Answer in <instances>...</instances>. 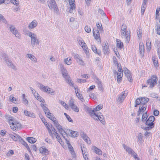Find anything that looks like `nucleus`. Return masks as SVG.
Returning a JSON list of instances; mask_svg holds the SVG:
<instances>
[{
  "label": "nucleus",
  "mask_w": 160,
  "mask_h": 160,
  "mask_svg": "<svg viewBox=\"0 0 160 160\" xmlns=\"http://www.w3.org/2000/svg\"><path fill=\"white\" fill-rule=\"evenodd\" d=\"M60 70L62 72V76L66 82L68 83L70 86H73V82L70 78L69 76L68 75L67 71L66 69L64 67L63 64L62 63L59 64Z\"/></svg>",
  "instance_id": "obj_2"
},
{
  "label": "nucleus",
  "mask_w": 160,
  "mask_h": 160,
  "mask_svg": "<svg viewBox=\"0 0 160 160\" xmlns=\"http://www.w3.org/2000/svg\"><path fill=\"white\" fill-rule=\"evenodd\" d=\"M127 26L125 24L122 25L121 28V35L122 38L125 39L127 43H128L130 40V32L127 31Z\"/></svg>",
  "instance_id": "obj_3"
},
{
  "label": "nucleus",
  "mask_w": 160,
  "mask_h": 160,
  "mask_svg": "<svg viewBox=\"0 0 160 160\" xmlns=\"http://www.w3.org/2000/svg\"><path fill=\"white\" fill-rule=\"evenodd\" d=\"M132 156L133 157L135 160H140V158L138 157L137 154L136 153H135Z\"/></svg>",
  "instance_id": "obj_60"
},
{
  "label": "nucleus",
  "mask_w": 160,
  "mask_h": 160,
  "mask_svg": "<svg viewBox=\"0 0 160 160\" xmlns=\"http://www.w3.org/2000/svg\"><path fill=\"white\" fill-rule=\"evenodd\" d=\"M74 0H69V3L70 6L69 12L70 13H73L75 8V5L74 3Z\"/></svg>",
  "instance_id": "obj_12"
},
{
  "label": "nucleus",
  "mask_w": 160,
  "mask_h": 160,
  "mask_svg": "<svg viewBox=\"0 0 160 160\" xmlns=\"http://www.w3.org/2000/svg\"><path fill=\"white\" fill-rule=\"evenodd\" d=\"M155 45L156 46H157V48H158L157 53L158 56V57L160 59V42L158 40H156Z\"/></svg>",
  "instance_id": "obj_19"
},
{
  "label": "nucleus",
  "mask_w": 160,
  "mask_h": 160,
  "mask_svg": "<svg viewBox=\"0 0 160 160\" xmlns=\"http://www.w3.org/2000/svg\"><path fill=\"white\" fill-rule=\"evenodd\" d=\"M51 129L52 130V131L53 132V135L54 134V135H57L58 134V133H57L56 130L55 129V128L53 127H52V125H51Z\"/></svg>",
  "instance_id": "obj_55"
},
{
  "label": "nucleus",
  "mask_w": 160,
  "mask_h": 160,
  "mask_svg": "<svg viewBox=\"0 0 160 160\" xmlns=\"http://www.w3.org/2000/svg\"><path fill=\"white\" fill-rule=\"evenodd\" d=\"M30 88L32 91V93L33 94V95L35 98H37V95H38V93L36 92L35 90L32 87H30Z\"/></svg>",
  "instance_id": "obj_46"
},
{
  "label": "nucleus",
  "mask_w": 160,
  "mask_h": 160,
  "mask_svg": "<svg viewBox=\"0 0 160 160\" xmlns=\"http://www.w3.org/2000/svg\"><path fill=\"white\" fill-rule=\"evenodd\" d=\"M92 150L97 154L98 155H101L102 154V151L95 146L92 147Z\"/></svg>",
  "instance_id": "obj_27"
},
{
  "label": "nucleus",
  "mask_w": 160,
  "mask_h": 160,
  "mask_svg": "<svg viewBox=\"0 0 160 160\" xmlns=\"http://www.w3.org/2000/svg\"><path fill=\"white\" fill-rule=\"evenodd\" d=\"M60 103L62 106H63L65 108L67 109H68V106L66 103H65L63 101H60Z\"/></svg>",
  "instance_id": "obj_54"
},
{
  "label": "nucleus",
  "mask_w": 160,
  "mask_h": 160,
  "mask_svg": "<svg viewBox=\"0 0 160 160\" xmlns=\"http://www.w3.org/2000/svg\"><path fill=\"white\" fill-rule=\"evenodd\" d=\"M27 57L30 58L32 61L36 62H37V60L35 57L31 54H27Z\"/></svg>",
  "instance_id": "obj_24"
},
{
  "label": "nucleus",
  "mask_w": 160,
  "mask_h": 160,
  "mask_svg": "<svg viewBox=\"0 0 160 160\" xmlns=\"http://www.w3.org/2000/svg\"><path fill=\"white\" fill-rule=\"evenodd\" d=\"M123 147L125 149V150L128 153L131 152V150H132V149L126 145L125 144H123L122 145Z\"/></svg>",
  "instance_id": "obj_39"
},
{
  "label": "nucleus",
  "mask_w": 160,
  "mask_h": 160,
  "mask_svg": "<svg viewBox=\"0 0 160 160\" xmlns=\"http://www.w3.org/2000/svg\"><path fill=\"white\" fill-rule=\"evenodd\" d=\"M40 152L41 153L44 155H47L48 154L49 151L44 147H41L40 148Z\"/></svg>",
  "instance_id": "obj_20"
},
{
  "label": "nucleus",
  "mask_w": 160,
  "mask_h": 160,
  "mask_svg": "<svg viewBox=\"0 0 160 160\" xmlns=\"http://www.w3.org/2000/svg\"><path fill=\"white\" fill-rule=\"evenodd\" d=\"M41 106L46 115L47 114L50 113L49 110L48 109V108L45 106V105H44V104L41 103Z\"/></svg>",
  "instance_id": "obj_26"
},
{
  "label": "nucleus",
  "mask_w": 160,
  "mask_h": 160,
  "mask_svg": "<svg viewBox=\"0 0 160 160\" xmlns=\"http://www.w3.org/2000/svg\"><path fill=\"white\" fill-rule=\"evenodd\" d=\"M97 27L99 30H94V29H93V35L95 39L98 41V42H101L100 38V33L99 30L100 31H103V28L102 25L101 23H96Z\"/></svg>",
  "instance_id": "obj_4"
},
{
  "label": "nucleus",
  "mask_w": 160,
  "mask_h": 160,
  "mask_svg": "<svg viewBox=\"0 0 160 160\" xmlns=\"http://www.w3.org/2000/svg\"><path fill=\"white\" fill-rule=\"evenodd\" d=\"M103 51L105 54L107 53L109 51L108 45V44L106 43L103 44L102 45Z\"/></svg>",
  "instance_id": "obj_22"
},
{
  "label": "nucleus",
  "mask_w": 160,
  "mask_h": 160,
  "mask_svg": "<svg viewBox=\"0 0 160 160\" xmlns=\"http://www.w3.org/2000/svg\"><path fill=\"white\" fill-rule=\"evenodd\" d=\"M139 50L140 52L142 54V52L144 50V47L143 43L142 42H140L139 43Z\"/></svg>",
  "instance_id": "obj_36"
},
{
  "label": "nucleus",
  "mask_w": 160,
  "mask_h": 160,
  "mask_svg": "<svg viewBox=\"0 0 160 160\" xmlns=\"http://www.w3.org/2000/svg\"><path fill=\"white\" fill-rule=\"evenodd\" d=\"M10 100L13 102V103H15L16 101V98L13 97L12 95H11L9 97Z\"/></svg>",
  "instance_id": "obj_52"
},
{
  "label": "nucleus",
  "mask_w": 160,
  "mask_h": 160,
  "mask_svg": "<svg viewBox=\"0 0 160 160\" xmlns=\"http://www.w3.org/2000/svg\"><path fill=\"white\" fill-rule=\"evenodd\" d=\"M55 136H56V138L57 139L58 141L61 144H62V140L61 139V138L58 135V134L57 135H55Z\"/></svg>",
  "instance_id": "obj_51"
},
{
  "label": "nucleus",
  "mask_w": 160,
  "mask_h": 160,
  "mask_svg": "<svg viewBox=\"0 0 160 160\" xmlns=\"http://www.w3.org/2000/svg\"><path fill=\"white\" fill-rule=\"evenodd\" d=\"M11 2L13 4L15 5L16 6H18L19 4V2L17 0H11Z\"/></svg>",
  "instance_id": "obj_57"
},
{
  "label": "nucleus",
  "mask_w": 160,
  "mask_h": 160,
  "mask_svg": "<svg viewBox=\"0 0 160 160\" xmlns=\"http://www.w3.org/2000/svg\"><path fill=\"white\" fill-rule=\"evenodd\" d=\"M10 137L14 141H16L19 140L22 143H24V141L17 134H15V135L11 134L10 135Z\"/></svg>",
  "instance_id": "obj_11"
},
{
  "label": "nucleus",
  "mask_w": 160,
  "mask_h": 160,
  "mask_svg": "<svg viewBox=\"0 0 160 160\" xmlns=\"http://www.w3.org/2000/svg\"><path fill=\"white\" fill-rule=\"evenodd\" d=\"M82 47L83 48V50H84L85 52L86 53V55H88V54L89 53V51L86 45L82 46Z\"/></svg>",
  "instance_id": "obj_42"
},
{
  "label": "nucleus",
  "mask_w": 160,
  "mask_h": 160,
  "mask_svg": "<svg viewBox=\"0 0 160 160\" xmlns=\"http://www.w3.org/2000/svg\"><path fill=\"white\" fill-rule=\"evenodd\" d=\"M146 105L141 104L139 107V110L138 113V115H139L141 112H144L146 110Z\"/></svg>",
  "instance_id": "obj_17"
},
{
  "label": "nucleus",
  "mask_w": 160,
  "mask_h": 160,
  "mask_svg": "<svg viewBox=\"0 0 160 160\" xmlns=\"http://www.w3.org/2000/svg\"><path fill=\"white\" fill-rule=\"evenodd\" d=\"M47 117L49 119L53 121V122L54 121L56 120V118L53 117V115L50 112V113L47 114L46 115Z\"/></svg>",
  "instance_id": "obj_34"
},
{
  "label": "nucleus",
  "mask_w": 160,
  "mask_h": 160,
  "mask_svg": "<svg viewBox=\"0 0 160 160\" xmlns=\"http://www.w3.org/2000/svg\"><path fill=\"white\" fill-rule=\"evenodd\" d=\"M27 34L31 38V45L32 47H34L35 45L39 44V42L35 34L31 32H28Z\"/></svg>",
  "instance_id": "obj_5"
},
{
  "label": "nucleus",
  "mask_w": 160,
  "mask_h": 160,
  "mask_svg": "<svg viewBox=\"0 0 160 160\" xmlns=\"http://www.w3.org/2000/svg\"><path fill=\"white\" fill-rule=\"evenodd\" d=\"M77 96L78 97V98L80 99V100L82 101L83 102L84 101V99L83 97L82 96V95L80 94V93L77 95Z\"/></svg>",
  "instance_id": "obj_61"
},
{
  "label": "nucleus",
  "mask_w": 160,
  "mask_h": 160,
  "mask_svg": "<svg viewBox=\"0 0 160 160\" xmlns=\"http://www.w3.org/2000/svg\"><path fill=\"white\" fill-rule=\"evenodd\" d=\"M146 45L148 51H150L151 48V43L149 38L146 40Z\"/></svg>",
  "instance_id": "obj_29"
},
{
  "label": "nucleus",
  "mask_w": 160,
  "mask_h": 160,
  "mask_svg": "<svg viewBox=\"0 0 160 160\" xmlns=\"http://www.w3.org/2000/svg\"><path fill=\"white\" fill-rule=\"evenodd\" d=\"M91 48L92 50L94 52L96 53L99 55L101 54V51H98L96 47L95 46L92 45Z\"/></svg>",
  "instance_id": "obj_30"
},
{
  "label": "nucleus",
  "mask_w": 160,
  "mask_h": 160,
  "mask_svg": "<svg viewBox=\"0 0 160 160\" xmlns=\"http://www.w3.org/2000/svg\"><path fill=\"white\" fill-rule=\"evenodd\" d=\"M86 80L85 79H78L77 80V82L79 83H84L86 82Z\"/></svg>",
  "instance_id": "obj_64"
},
{
  "label": "nucleus",
  "mask_w": 160,
  "mask_h": 160,
  "mask_svg": "<svg viewBox=\"0 0 160 160\" xmlns=\"http://www.w3.org/2000/svg\"><path fill=\"white\" fill-rule=\"evenodd\" d=\"M157 77L155 75H153L151 78L147 81V84L149 85L150 88H152L157 83Z\"/></svg>",
  "instance_id": "obj_7"
},
{
  "label": "nucleus",
  "mask_w": 160,
  "mask_h": 160,
  "mask_svg": "<svg viewBox=\"0 0 160 160\" xmlns=\"http://www.w3.org/2000/svg\"><path fill=\"white\" fill-rule=\"evenodd\" d=\"M8 122L11 129L14 131L19 130L21 128V123L13 117H9L8 118Z\"/></svg>",
  "instance_id": "obj_1"
},
{
  "label": "nucleus",
  "mask_w": 160,
  "mask_h": 160,
  "mask_svg": "<svg viewBox=\"0 0 160 160\" xmlns=\"http://www.w3.org/2000/svg\"><path fill=\"white\" fill-rule=\"evenodd\" d=\"M155 120V118L153 116H150L146 122V125L151 126V128H153L154 125L153 122Z\"/></svg>",
  "instance_id": "obj_10"
},
{
  "label": "nucleus",
  "mask_w": 160,
  "mask_h": 160,
  "mask_svg": "<svg viewBox=\"0 0 160 160\" xmlns=\"http://www.w3.org/2000/svg\"><path fill=\"white\" fill-rule=\"evenodd\" d=\"M116 42L117 47L120 49H122L123 47V42L119 39H117Z\"/></svg>",
  "instance_id": "obj_21"
},
{
  "label": "nucleus",
  "mask_w": 160,
  "mask_h": 160,
  "mask_svg": "<svg viewBox=\"0 0 160 160\" xmlns=\"http://www.w3.org/2000/svg\"><path fill=\"white\" fill-rule=\"evenodd\" d=\"M39 88L43 92H45L46 91V88H48V86H45L43 84L39 83Z\"/></svg>",
  "instance_id": "obj_37"
},
{
  "label": "nucleus",
  "mask_w": 160,
  "mask_h": 160,
  "mask_svg": "<svg viewBox=\"0 0 160 160\" xmlns=\"http://www.w3.org/2000/svg\"><path fill=\"white\" fill-rule=\"evenodd\" d=\"M36 98L40 102H42L41 103L44 104V103L45 102V101L44 99H43L42 97L40 96L39 94L38 95H37Z\"/></svg>",
  "instance_id": "obj_47"
},
{
  "label": "nucleus",
  "mask_w": 160,
  "mask_h": 160,
  "mask_svg": "<svg viewBox=\"0 0 160 160\" xmlns=\"http://www.w3.org/2000/svg\"><path fill=\"white\" fill-rule=\"evenodd\" d=\"M148 117L147 112L143 114L142 118V121L143 122H144L146 121L147 118Z\"/></svg>",
  "instance_id": "obj_38"
},
{
  "label": "nucleus",
  "mask_w": 160,
  "mask_h": 160,
  "mask_svg": "<svg viewBox=\"0 0 160 160\" xmlns=\"http://www.w3.org/2000/svg\"><path fill=\"white\" fill-rule=\"evenodd\" d=\"M62 135V136L63 138L65 139V136L67 135V134L65 132V131L63 129H61V131L60 130L58 131Z\"/></svg>",
  "instance_id": "obj_43"
},
{
  "label": "nucleus",
  "mask_w": 160,
  "mask_h": 160,
  "mask_svg": "<svg viewBox=\"0 0 160 160\" xmlns=\"http://www.w3.org/2000/svg\"><path fill=\"white\" fill-rule=\"evenodd\" d=\"M127 95V93H125V91L122 92L121 94L117 98V101L119 103L122 102L124 99H125Z\"/></svg>",
  "instance_id": "obj_13"
},
{
  "label": "nucleus",
  "mask_w": 160,
  "mask_h": 160,
  "mask_svg": "<svg viewBox=\"0 0 160 160\" xmlns=\"http://www.w3.org/2000/svg\"><path fill=\"white\" fill-rule=\"evenodd\" d=\"M53 122L54 124L57 128L58 131H59L60 130V131H61V129H62V126L59 124L57 120H55V121H54Z\"/></svg>",
  "instance_id": "obj_25"
},
{
  "label": "nucleus",
  "mask_w": 160,
  "mask_h": 160,
  "mask_svg": "<svg viewBox=\"0 0 160 160\" xmlns=\"http://www.w3.org/2000/svg\"><path fill=\"white\" fill-rule=\"evenodd\" d=\"M95 81L98 85L99 89L100 90H102L103 88L101 84V82L98 77L95 78Z\"/></svg>",
  "instance_id": "obj_18"
},
{
  "label": "nucleus",
  "mask_w": 160,
  "mask_h": 160,
  "mask_svg": "<svg viewBox=\"0 0 160 160\" xmlns=\"http://www.w3.org/2000/svg\"><path fill=\"white\" fill-rule=\"evenodd\" d=\"M80 136L83 139L88 143L91 144V142L89 138L83 132L80 133Z\"/></svg>",
  "instance_id": "obj_15"
},
{
  "label": "nucleus",
  "mask_w": 160,
  "mask_h": 160,
  "mask_svg": "<svg viewBox=\"0 0 160 160\" xmlns=\"http://www.w3.org/2000/svg\"><path fill=\"white\" fill-rule=\"evenodd\" d=\"M72 58H65L64 60V62L66 64L69 65H70L72 63Z\"/></svg>",
  "instance_id": "obj_31"
},
{
  "label": "nucleus",
  "mask_w": 160,
  "mask_h": 160,
  "mask_svg": "<svg viewBox=\"0 0 160 160\" xmlns=\"http://www.w3.org/2000/svg\"><path fill=\"white\" fill-rule=\"evenodd\" d=\"M54 92V91L52 89L48 87V88H46V91L45 92L51 94H52V93H53Z\"/></svg>",
  "instance_id": "obj_40"
},
{
  "label": "nucleus",
  "mask_w": 160,
  "mask_h": 160,
  "mask_svg": "<svg viewBox=\"0 0 160 160\" xmlns=\"http://www.w3.org/2000/svg\"><path fill=\"white\" fill-rule=\"evenodd\" d=\"M27 140L29 143H34L37 141L36 139L32 137H28L27 138Z\"/></svg>",
  "instance_id": "obj_33"
},
{
  "label": "nucleus",
  "mask_w": 160,
  "mask_h": 160,
  "mask_svg": "<svg viewBox=\"0 0 160 160\" xmlns=\"http://www.w3.org/2000/svg\"><path fill=\"white\" fill-rule=\"evenodd\" d=\"M157 32L158 34L160 35V26L159 25H157L156 26Z\"/></svg>",
  "instance_id": "obj_63"
},
{
  "label": "nucleus",
  "mask_w": 160,
  "mask_h": 160,
  "mask_svg": "<svg viewBox=\"0 0 160 160\" xmlns=\"http://www.w3.org/2000/svg\"><path fill=\"white\" fill-rule=\"evenodd\" d=\"M141 98H137L136 100V105L135 106V107H137L138 105L139 104H141Z\"/></svg>",
  "instance_id": "obj_48"
},
{
  "label": "nucleus",
  "mask_w": 160,
  "mask_h": 160,
  "mask_svg": "<svg viewBox=\"0 0 160 160\" xmlns=\"http://www.w3.org/2000/svg\"><path fill=\"white\" fill-rule=\"evenodd\" d=\"M48 6L50 9L53 8L54 10L57 12L58 11V9L57 7L55 0H52L50 3L48 5Z\"/></svg>",
  "instance_id": "obj_14"
},
{
  "label": "nucleus",
  "mask_w": 160,
  "mask_h": 160,
  "mask_svg": "<svg viewBox=\"0 0 160 160\" xmlns=\"http://www.w3.org/2000/svg\"><path fill=\"white\" fill-rule=\"evenodd\" d=\"M73 56L74 59H75L77 62L78 61H80V60L82 59L77 54H74Z\"/></svg>",
  "instance_id": "obj_41"
},
{
  "label": "nucleus",
  "mask_w": 160,
  "mask_h": 160,
  "mask_svg": "<svg viewBox=\"0 0 160 160\" xmlns=\"http://www.w3.org/2000/svg\"><path fill=\"white\" fill-rule=\"evenodd\" d=\"M0 20H1L3 23L5 24H7L8 23L7 21L4 17L1 14H0Z\"/></svg>",
  "instance_id": "obj_50"
},
{
  "label": "nucleus",
  "mask_w": 160,
  "mask_h": 160,
  "mask_svg": "<svg viewBox=\"0 0 160 160\" xmlns=\"http://www.w3.org/2000/svg\"><path fill=\"white\" fill-rule=\"evenodd\" d=\"M146 7V5H145L144 4H142V5L141 8V13L142 15L143 14Z\"/></svg>",
  "instance_id": "obj_44"
},
{
  "label": "nucleus",
  "mask_w": 160,
  "mask_h": 160,
  "mask_svg": "<svg viewBox=\"0 0 160 160\" xmlns=\"http://www.w3.org/2000/svg\"><path fill=\"white\" fill-rule=\"evenodd\" d=\"M71 136L72 137H76L78 136V133L77 131H71L70 133Z\"/></svg>",
  "instance_id": "obj_35"
},
{
  "label": "nucleus",
  "mask_w": 160,
  "mask_h": 160,
  "mask_svg": "<svg viewBox=\"0 0 160 160\" xmlns=\"http://www.w3.org/2000/svg\"><path fill=\"white\" fill-rule=\"evenodd\" d=\"M141 104L142 105H146V103L149 101V99L148 98H141Z\"/></svg>",
  "instance_id": "obj_32"
},
{
  "label": "nucleus",
  "mask_w": 160,
  "mask_h": 160,
  "mask_svg": "<svg viewBox=\"0 0 160 160\" xmlns=\"http://www.w3.org/2000/svg\"><path fill=\"white\" fill-rule=\"evenodd\" d=\"M24 114L26 116H28L30 117L34 118L35 117L34 114L33 113H31L29 111H24Z\"/></svg>",
  "instance_id": "obj_28"
},
{
  "label": "nucleus",
  "mask_w": 160,
  "mask_h": 160,
  "mask_svg": "<svg viewBox=\"0 0 160 160\" xmlns=\"http://www.w3.org/2000/svg\"><path fill=\"white\" fill-rule=\"evenodd\" d=\"M72 87H73L75 89V92L76 94V95H78V94H79V93H80V90L78 89L77 87H75L73 86V85Z\"/></svg>",
  "instance_id": "obj_58"
},
{
  "label": "nucleus",
  "mask_w": 160,
  "mask_h": 160,
  "mask_svg": "<svg viewBox=\"0 0 160 160\" xmlns=\"http://www.w3.org/2000/svg\"><path fill=\"white\" fill-rule=\"evenodd\" d=\"M25 94H22V98L23 99V102L25 105H27L28 104V101L25 98Z\"/></svg>",
  "instance_id": "obj_45"
},
{
  "label": "nucleus",
  "mask_w": 160,
  "mask_h": 160,
  "mask_svg": "<svg viewBox=\"0 0 160 160\" xmlns=\"http://www.w3.org/2000/svg\"><path fill=\"white\" fill-rule=\"evenodd\" d=\"M9 28L10 31L13 34H14L16 37L18 38H20V35L18 33V31L16 29L14 26L10 25L9 27Z\"/></svg>",
  "instance_id": "obj_9"
},
{
  "label": "nucleus",
  "mask_w": 160,
  "mask_h": 160,
  "mask_svg": "<svg viewBox=\"0 0 160 160\" xmlns=\"http://www.w3.org/2000/svg\"><path fill=\"white\" fill-rule=\"evenodd\" d=\"M68 103L71 107L73 106L75 104L74 103V100L72 99H70L69 102Z\"/></svg>",
  "instance_id": "obj_62"
},
{
  "label": "nucleus",
  "mask_w": 160,
  "mask_h": 160,
  "mask_svg": "<svg viewBox=\"0 0 160 160\" xmlns=\"http://www.w3.org/2000/svg\"><path fill=\"white\" fill-rule=\"evenodd\" d=\"M125 75L127 77L128 80L130 82H131V80L132 77L130 74V73L125 74Z\"/></svg>",
  "instance_id": "obj_59"
},
{
  "label": "nucleus",
  "mask_w": 160,
  "mask_h": 160,
  "mask_svg": "<svg viewBox=\"0 0 160 160\" xmlns=\"http://www.w3.org/2000/svg\"><path fill=\"white\" fill-rule=\"evenodd\" d=\"M118 72L117 73V79L118 83L120 82L122 79L123 76V70L121 67H119V65H117Z\"/></svg>",
  "instance_id": "obj_8"
},
{
  "label": "nucleus",
  "mask_w": 160,
  "mask_h": 160,
  "mask_svg": "<svg viewBox=\"0 0 160 160\" xmlns=\"http://www.w3.org/2000/svg\"><path fill=\"white\" fill-rule=\"evenodd\" d=\"M138 142L140 143L142 142V134L141 133H139V135H138Z\"/></svg>",
  "instance_id": "obj_53"
},
{
  "label": "nucleus",
  "mask_w": 160,
  "mask_h": 160,
  "mask_svg": "<svg viewBox=\"0 0 160 160\" xmlns=\"http://www.w3.org/2000/svg\"><path fill=\"white\" fill-rule=\"evenodd\" d=\"M84 29L85 31L87 32H90L91 31L90 27L87 25L85 26Z\"/></svg>",
  "instance_id": "obj_56"
},
{
  "label": "nucleus",
  "mask_w": 160,
  "mask_h": 160,
  "mask_svg": "<svg viewBox=\"0 0 160 160\" xmlns=\"http://www.w3.org/2000/svg\"><path fill=\"white\" fill-rule=\"evenodd\" d=\"M37 24V22L36 20H34L30 23L28 26V27L30 29H32L35 27Z\"/></svg>",
  "instance_id": "obj_23"
},
{
  "label": "nucleus",
  "mask_w": 160,
  "mask_h": 160,
  "mask_svg": "<svg viewBox=\"0 0 160 160\" xmlns=\"http://www.w3.org/2000/svg\"><path fill=\"white\" fill-rule=\"evenodd\" d=\"M102 108V105H98V106H97L96 108H94L93 110H92L91 108H88V111L89 113L91 115V112L92 111H93L94 112V114H98V113H96V111H98L100 110H101Z\"/></svg>",
  "instance_id": "obj_16"
},
{
  "label": "nucleus",
  "mask_w": 160,
  "mask_h": 160,
  "mask_svg": "<svg viewBox=\"0 0 160 160\" xmlns=\"http://www.w3.org/2000/svg\"><path fill=\"white\" fill-rule=\"evenodd\" d=\"M71 108L74 111L76 112H79V109L76 105L74 104Z\"/></svg>",
  "instance_id": "obj_49"
},
{
  "label": "nucleus",
  "mask_w": 160,
  "mask_h": 160,
  "mask_svg": "<svg viewBox=\"0 0 160 160\" xmlns=\"http://www.w3.org/2000/svg\"><path fill=\"white\" fill-rule=\"evenodd\" d=\"M91 113V116L94 119L97 120H99L103 125L105 124V122L103 118V117L102 115H101V113L99 115L98 114H94L93 111H92Z\"/></svg>",
  "instance_id": "obj_6"
}]
</instances>
